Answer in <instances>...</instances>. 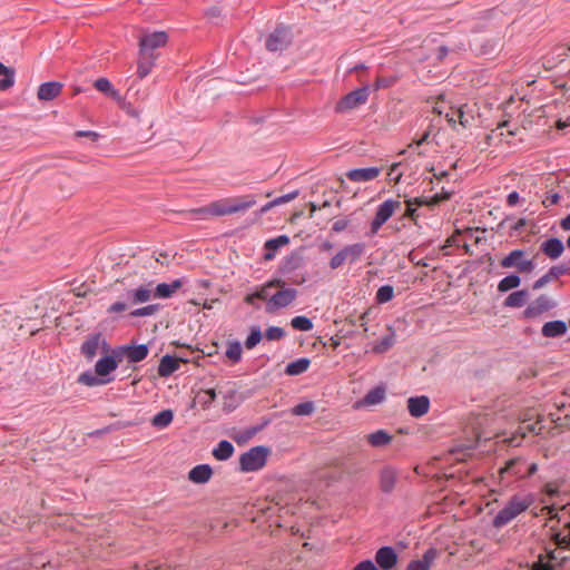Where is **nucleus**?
<instances>
[{
    "label": "nucleus",
    "instance_id": "obj_42",
    "mask_svg": "<svg viewBox=\"0 0 570 570\" xmlns=\"http://www.w3.org/2000/svg\"><path fill=\"white\" fill-rule=\"evenodd\" d=\"M531 570H558L548 552L540 554L538 559L532 563Z\"/></svg>",
    "mask_w": 570,
    "mask_h": 570
},
{
    "label": "nucleus",
    "instance_id": "obj_37",
    "mask_svg": "<svg viewBox=\"0 0 570 570\" xmlns=\"http://www.w3.org/2000/svg\"><path fill=\"white\" fill-rule=\"evenodd\" d=\"M94 87L102 92V94H106L108 96H110L111 98L114 99H119V92L118 90H116L112 86V83L107 79V78H98L95 83H94Z\"/></svg>",
    "mask_w": 570,
    "mask_h": 570
},
{
    "label": "nucleus",
    "instance_id": "obj_50",
    "mask_svg": "<svg viewBox=\"0 0 570 570\" xmlns=\"http://www.w3.org/2000/svg\"><path fill=\"white\" fill-rule=\"evenodd\" d=\"M314 411H315V405L311 401L299 403L292 409V413L297 416L311 415Z\"/></svg>",
    "mask_w": 570,
    "mask_h": 570
},
{
    "label": "nucleus",
    "instance_id": "obj_52",
    "mask_svg": "<svg viewBox=\"0 0 570 570\" xmlns=\"http://www.w3.org/2000/svg\"><path fill=\"white\" fill-rule=\"evenodd\" d=\"M289 243V238L286 235H281L276 238L268 239L265 243L266 250L276 252L279 247L285 246Z\"/></svg>",
    "mask_w": 570,
    "mask_h": 570
},
{
    "label": "nucleus",
    "instance_id": "obj_14",
    "mask_svg": "<svg viewBox=\"0 0 570 570\" xmlns=\"http://www.w3.org/2000/svg\"><path fill=\"white\" fill-rule=\"evenodd\" d=\"M117 352L119 357L126 356L129 362L137 363L147 357L149 350L145 344L134 346L125 345Z\"/></svg>",
    "mask_w": 570,
    "mask_h": 570
},
{
    "label": "nucleus",
    "instance_id": "obj_59",
    "mask_svg": "<svg viewBox=\"0 0 570 570\" xmlns=\"http://www.w3.org/2000/svg\"><path fill=\"white\" fill-rule=\"evenodd\" d=\"M76 138L86 137L90 138L92 141H97L100 137V135L97 131L92 130H78L75 132Z\"/></svg>",
    "mask_w": 570,
    "mask_h": 570
},
{
    "label": "nucleus",
    "instance_id": "obj_39",
    "mask_svg": "<svg viewBox=\"0 0 570 570\" xmlns=\"http://www.w3.org/2000/svg\"><path fill=\"white\" fill-rule=\"evenodd\" d=\"M0 76H4V78L0 79V90L4 91L11 88L14 83V71L2 62H0Z\"/></svg>",
    "mask_w": 570,
    "mask_h": 570
},
{
    "label": "nucleus",
    "instance_id": "obj_41",
    "mask_svg": "<svg viewBox=\"0 0 570 570\" xmlns=\"http://www.w3.org/2000/svg\"><path fill=\"white\" fill-rule=\"evenodd\" d=\"M527 297H528L527 291H524V289L517 291V292L511 293L505 298L504 304H505V306H509V307H521L525 304Z\"/></svg>",
    "mask_w": 570,
    "mask_h": 570
},
{
    "label": "nucleus",
    "instance_id": "obj_21",
    "mask_svg": "<svg viewBox=\"0 0 570 570\" xmlns=\"http://www.w3.org/2000/svg\"><path fill=\"white\" fill-rule=\"evenodd\" d=\"M436 557L438 551L435 549H428L421 559L411 561L406 570H430Z\"/></svg>",
    "mask_w": 570,
    "mask_h": 570
},
{
    "label": "nucleus",
    "instance_id": "obj_23",
    "mask_svg": "<svg viewBox=\"0 0 570 570\" xmlns=\"http://www.w3.org/2000/svg\"><path fill=\"white\" fill-rule=\"evenodd\" d=\"M567 324L563 321H550L543 324L541 333L544 337H559L567 333Z\"/></svg>",
    "mask_w": 570,
    "mask_h": 570
},
{
    "label": "nucleus",
    "instance_id": "obj_7",
    "mask_svg": "<svg viewBox=\"0 0 570 570\" xmlns=\"http://www.w3.org/2000/svg\"><path fill=\"white\" fill-rule=\"evenodd\" d=\"M451 198L450 191L442 190L440 194H435L432 197H415L410 198L405 200L406 204V210L404 213V217L410 218L414 224L417 223L419 214H417V207L420 206H428V207H434L439 205L440 203L448 200Z\"/></svg>",
    "mask_w": 570,
    "mask_h": 570
},
{
    "label": "nucleus",
    "instance_id": "obj_18",
    "mask_svg": "<svg viewBox=\"0 0 570 570\" xmlns=\"http://www.w3.org/2000/svg\"><path fill=\"white\" fill-rule=\"evenodd\" d=\"M62 88L63 85L58 81L43 82L38 88L37 97L43 101L52 100L61 94Z\"/></svg>",
    "mask_w": 570,
    "mask_h": 570
},
{
    "label": "nucleus",
    "instance_id": "obj_29",
    "mask_svg": "<svg viewBox=\"0 0 570 570\" xmlns=\"http://www.w3.org/2000/svg\"><path fill=\"white\" fill-rule=\"evenodd\" d=\"M564 246L558 238H550L541 245V250L550 258L557 259L563 253Z\"/></svg>",
    "mask_w": 570,
    "mask_h": 570
},
{
    "label": "nucleus",
    "instance_id": "obj_53",
    "mask_svg": "<svg viewBox=\"0 0 570 570\" xmlns=\"http://www.w3.org/2000/svg\"><path fill=\"white\" fill-rule=\"evenodd\" d=\"M557 569L561 568L568 560L569 557L563 553V550H548L547 551Z\"/></svg>",
    "mask_w": 570,
    "mask_h": 570
},
{
    "label": "nucleus",
    "instance_id": "obj_54",
    "mask_svg": "<svg viewBox=\"0 0 570 570\" xmlns=\"http://www.w3.org/2000/svg\"><path fill=\"white\" fill-rule=\"evenodd\" d=\"M285 336V332L282 327L278 326H271L265 332V337L268 341H277Z\"/></svg>",
    "mask_w": 570,
    "mask_h": 570
},
{
    "label": "nucleus",
    "instance_id": "obj_28",
    "mask_svg": "<svg viewBox=\"0 0 570 570\" xmlns=\"http://www.w3.org/2000/svg\"><path fill=\"white\" fill-rule=\"evenodd\" d=\"M100 344L105 345L101 336L99 334L92 335L82 343L81 352L88 360H92L97 355Z\"/></svg>",
    "mask_w": 570,
    "mask_h": 570
},
{
    "label": "nucleus",
    "instance_id": "obj_10",
    "mask_svg": "<svg viewBox=\"0 0 570 570\" xmlns=\"http://www.w3.org/2000/svg\"><path fill=\"white\" fill-rule=\"evenodd\" d=\"M401 208L399 199H386L379 205L375 217L371 223V235L377 234L380 228Z\"/></svg>",
    "mask_w": 570,
    "mask_h": 570
},
{
    "label": "nucleus",
    "instance_id": "obj_46",
    "mask_svg": "<svg viewBox=\"0 0 570 570\" xmlns=\"http://www.w3.org/2000/svg\"><path fill=\"white\" fill-rule=\"evenodd\" d=\"M293 328L302 332H308L313 328L312 321L306 316H295L291 321Z\"/></svg>",
    "mask_w": 570,
    "mask_h": 570
},
{
    "label": "nucleus",
    "instance_id": "obj_20",
    "mask_svg": "<svg viewBox=\"0 0 570 570\" xmlns=\"http://www.w3.org/2000/svg\"><path fill=\"white\" fill-rule=\"evenodd\" d=\"M381 169L377 167L355 168L347 171L346 177L351 181H368L379 177Z\"/></svg>",
    "mask_w": 570,
    "mask_h": 570
},
{
    "label": "nucleus",
    "instance_id": "obj_49",
    "mask_svg": "<svg viewBox=\"0 0 570 570\" xmlns=\"http://www.w3.org/2000/svg\"><path fill=\"white\" fill-rule=\"evenodd\" d=\"M225 354L233 363H237L242 357L240 344L238 342L229 343Z\"/></svg>",
    "mask_w": 570,
    "mask_h": 570
},
{
    "label": "nucleus",
    "instance_id": "obj_19",
    "mask_svg": "<svg viewBox=\"0 0 570 570\" xmlns=\"http://www.w3.org/2000/svg\"><path fill=\"white\" fill-rule=\"evenodd\" d=\"M385 394H386V391H385L384 386H382V385L376 386V387L370 390L361 401L356 402L354 404V407L360 409L362 406H372V405L380 404L384 401Z\"/></svg>",
    "mask_w": 570,
    "mask_h": 570
},
{
    "label": "nucleus",
    "instance_id": "obj_26",
    "mask_svg": "<svg viewBox=\"0 0 570 570\" xmlns=\"http://www.w3.org/2000/svg\"><path fill=\"white\" fill-rule=\"evenodd\" d=\"M183 282L181 279H175L171 283H160L154 289V297L156 298H169L171 297L179 288H181Z\"/></svg>",
    "mask_w": 570,
    "mask_h": 570
},
{
    "label": "nucleus",
    "instance_id": "obj_45",
    "mask_svg": "<svg viewBox=\"0 0 570 570\" xmlns=\"http://www.w3.org/2000/svg\"><path fill=\"white\" fill-rule=\"evenodd\" d=\"M185 214L191 216V218H194V219H208V218L213 217L212 205L209 203L206 206L186 210Z\"/></svg>",
    "mask_w": 570,
    "mask_h": 570
},
{
    "label": "nucleus",
    "instance_id": "obj_61",
    "mask_svg": "<svg viewBox=\"0 0 570 570\" xmlns=\"http://www.w3.org/2000/svg\"><path fill=\"white\" fill-rule=\"evenodd\" d=\"M204 394L207 397L203 401V406L208 407L216 400V391L214 389H208L204 391Z\"/></svg>",
    "mask_w": 570,
    "mask_h": 570
},
{
    "label": "nucleus",
    "instance_id": "obj_22",
    "mask_svg": "<svg viewBox=\"0 0 570 570\" xmlns=\"http://www.w3.org/2000/svg\"><path fill=\"white\" fill-rule=\"evenodd\" d=\"M213 475V470L208 464H199L194 466L189 473L188 479L197 484L207 483Z\"/></svg>",
    "mask_w": 570,
    "mask_h": 570
},
{
    "label": "nucleus",
    "instance_id": "obj_57",
    "mask_svg": "<svg viewBox=\"0 0 570 570\" xmlns=\"http://www.w3.org/2000/svg\"><path fill=\"white\" fill-rule=\"evenodd\" d=\"M298 196V190H294L292 193H288L286 195L279 196L274 199V204H277V206L289 203L294 200Z\"/></svg>",
    "mask_w": 570,
    "mask_h": 570
},
{
    "label": "nucleus",
    "instance_id": "obj_58",
    "mask_svg": "<svg viewBox=\"0 0 570 570\" xmlns=\"http://www.w3.org/2000/svg\"><path fill=\"white\" fill-rule=\"evenodd\" d=\"M449 107H446L445 100L442 96L439 97L438 101L435 102V106L433 107V112L441 116L445 115Z\"/></svg>",
    "mask_w": 570,
    "mask_h": 570
},
{
    "label": "nucleus",
    "instance_id": "obj_3",
    "mask_svg": "<svg viewBox=\"0 0 570 570\" xmlns=\"http://www.w3.org/2000/svg\"><path fill=\"white\" fill-rule=\"evenodd\" d=\"M533 503V498L530 494H515L507 504L497 513L492 524L494 528H502L518 515L527 511Z\"/></svg>",
    "mask_w": 570,
    "mask_h": 570
},
{
    "label": "nucleus",
    "instance_id": "obj_60",
    "mask_svg": "<svg viewBox=\"0 0 570 570\" xmlns=\"http://www.w3.org/2000/svg\"><path fill=\"white\" fill-rule=\"evenodd\" d=\"M560 484L558 482H548L544 485V493L549 497H554L559 493Z\"/></svg>",
    "mask_w": 570,
    "mask_h": 570
},
{
    "label": "nucleus",
    "instance_id": "obj_13",
    "mask_svg": "<svg viewBox=\"0 0 570 570\" xmlns=\"http://www.w3.org/2000/svg\"><path fill=\"white\" fill-rule=\"evenodd\" d=\"M292 42V33L286 27L276 28L266 39V48L269 51H282Z\"/></svg>",
    "mask_w": 570,
    "mask_h": 570
},
{
    "label": "nucleus",
    "instance_id": "obj_55",
    "mask_svg": "<svg viewBox=\"0 0 570 570\" xmlns=\"http://www.w3.org/2000/svg\"><path fill=\"white\" fill-rule=\"evenodd\" d=\"M157 311H158V305L151 304V305H147V306L135 309L131 313V315L136 316V317L150 316V315H154L155 313H157Z\"/></svg>",
    "mask_w": 570,
    "mask_h": 570
},
{
    "label": "nucleus",
    "instance_id": "obj_56",
    "mask_svg": "<svg viewBox=\"0 0 570 570\" xmlns=\"http://www.w3.org/2000/svg\"><path fill=\"white\" fill-rule=\"evenodd\" d=\"M262 340V333L259 330H254L250 332V334L247 336L245 341V346L247 348L255 347Z\"/></svg>",
    "mask_w": 570,
    "mask_h": 570
},
{
    "label": "nucleus",
    "instance_id": "obj_11",
    "mask_svg": "<svg viewBox=\"0 0 570 570\" xmlns=\"http://www.w3.org/2000/svg\"><path fill=\"white\" fill-rule=\"evenodd\" d=\"M500 265L504 268L515 267L521 273H530L534 268L532 259L525 258V253L521 249L512 250L500 262Z\"/></svg>",
    "mask_w": 570,
    "mask_h": 570
},
{
    "label": "nucleus",
    "instance_id": "obj_31",
    "mask_svg": "<svg viewBox=\"0 0 570 570\" xmlns=\"http://www.w3.org/2000/svg\"><path fill=\"white\" fill-rule=\"evenodd\" d=\"M365 439L371 446L382 448L391 443L392 435L389 434L385 430H377L373 433L367 434Z\"/></svg>",
    "mask_w": 570,
    "mask_h": 570
},
{
    "label": "nucleus",
    "instance_id": "obj_25",
    "mask_svg": "<svg viewBox=\"0 0 570 570\" xmlns=\"http://www.w3.org/2000/svg\"><path fill=\"white\" fill-rule=\"evenodd\" d=\"M552 306H553V304L551 303V301L547 296L542 295V296L538 297L537 299H534L527 307L525 315L529 317H535V316L542 314L543 312L549 311Z\"/></svg>",
    "mask_w": 570,
    "mask_h": 570
},
{
    "label": "nucleus",
    "instance_id": "obj_33",
    "mask_svg": "<svg viewBox=\"0 0 570 570\" xmlns=\"http://www.w3.org/2000/svg\"><path fill=\"white\" fill-rule=\"evenodd\" d=\"M552 539L558 549L570 550V522H568L561 530L552 534Z\"/></svg>",
    "mask_w": 570,
    "mask_h": 570
},
{
    "label": "nucleus",
    "instance_id": "obj_1",
    "mask_svg": "<svg viewBox=\"0 0 570 570\" xmlns=\"http://www.w3.org/2000/svg\"><path fill=\"white\" fill-rule=\"evenodd\" d=\"M297 297V291L286 285L285 281L274 278L266 282L257 289L247 294L244 302L248 305H255V301H264L267 313H276L282 308H286L294 303Z\"/></svg>",
    "mask_w": 570,
    "mask_h": 570
},
{
    "label": "nucleus",
    "instance_id": "obj_24",
    "mask_svg": "<svg viewBox=\"0 0 570 570\" xmlns=\"http://www.w3.org/2000/svg\"><path fill=\"white\" fill-rule=\"evenodd\" d=\"M157 58L158 56L138 52L137 76L139 79H144L150 73Z\"/></svg>",
    "mask_w": 570,
    "mask_h": 570
},
{
    "label": "nucleus",
    "instance_id": "obj_12",
    "mask_svg": "<svg viewBox=\"0 0 570 570\" xmlns=\"http://www.w3.org/2000/svg\"><path fill=\"white\" fill-rule=\"evenodd\" d=\"M168 41V36L164 31H157L142 36L139 39V52L150 56H158L155 53L157 48L165 47Z\"/></svg>",
    "mask_w": 570,
    "mask_h": 570
},
{
    "label": "nucleus",
    "instance_id": "obj_8",
    "mask_svg": "<svg viewBox=\"0 0 570 570\" xmlns=\"http://www.w3.org/2000/svg\"><path fill=\"white\" fill-rule=\"evenodd\" d=\"M370 96V89L367 86L357 88L345 96H343L337 104L335 105V111L338 114H344L351 110L356 109L357 107L364 105Z\"/></svg>",
    "mask_w": 570,
    "mask_h": 570
},
{
    "label": "nucleus",
    "instance_id": "obj_64",
    "mask_svg": "<svg viewBox=\"0 0 570 570\" xmlns=\"http://www.w3.org/2000/svg\"><path fill=\"white\" fill-rule=\"evenodd\" d=\"M350 224L348 219H338L334 222L332 229L336 233L343 232Z\"/></svg>",
    "mask_w": 570,
    "mask_h": 570
},
{
    "label": "nucleus",
    "instance_id": "obj_6",
    "mask_svg": "<svg viewBox=\"0 0 570 570\" xmlns=\"http://www.w3.org/2000/svg\"><path fill=\"white\" fill-rule=\"evenodd\" d=\"M269 449L263 445L254 446L239 458V468L243 472H254L263 469L267 462Z\"/></svg>",
    "mask_w": 570,
    "mask_h": 570
},
{
    "label": "nucleus",
    "instance_id": "obj_38",
    "mask_svg": "<svg viewBox=\"0 0 570 570\" xmlns=\"http://www.w3.org/2000/svg\"><path fill=\"white\" fill-rule=\"evenodd\" d=\"M174 420V413L171 410H163L161 412L157 413L153 420L151 424L157 429H165L167 428Z\"/></svg>",
    "mask_w": 570,
    "mask_h": 570
},
{
    "label": "nucleus",
    "instance_id": "obj_15",
    "mask_svg": "<svg viewBox=\"0 0 570 570\" xmlns=\"http://www.w3.org/2000/svg\"><path fill=\"white\" fill-rule=\"evenodd\" d=\"M375 561L383 570H390L396 564L397 554L392 547H382L376 551Z\"/></svg>",
    "mask_w": 570,
    "mask_h": 570
},
{
    "label": "nucleus",
    "instance_id": "obj_34",
    "mask_svg": "<svg viewBox=\"0 0 570 570\" xmlns=\"http://www.w3.org/2000/svg\"><path fill=\"white\" fill-rule=\"evenodd\" d=\"M234 445L226 440L220 441L213 450V455L218 461H225L234 454Z\"/></svg>",
    "mask_w": 570,
    "mask_h": 570
},
{
    "label": "nucleus",
    "instance_id": "obj_62",
    "mask_svg": "<svg viewBox=\"0 0 570 570\" xmlns=\"http://www.w3.org/2000/svg\"><path fill=\"white\" fill-rule=\"evenodd\" d=\"M126 309H127V304L126 303H124V302H116V303L111 304L108 307V313L117 314V313L125 312Z\"/></svg>",
    "mask_w": 570,
    "mask_h": 570
},
{
    "label": "nucleus",
    "instance_id": "obj_32",
    "mask_svg": "<svg viewBox=\"0 0 570 570\" xmlns=\"http://www.w3.org/2000/svg\"><path fill=\"white\" fill-rule=\"evenodd\" d=\"M266 512L273 524L282 527L281 521L291 513V510L286 507L275 503L274 505L268 507Z\"/></svg>",
    "mask_w": 570,
    "mask_h": 570
},
{
    "label": "nucleus",
    "instance_id": "obj_44",
    "mask_svg": "<svg viewBox=\"0 0 570 570\" xmlns=\"http://www.w3.org/2000/svg\"><path fill=\"white\" fill-rule=\"evenodd\" d=\"M520 277L518 275L511 274L505 276L499 282L498 289L500 292H508L513 289L520 285Z\"/></svg>",
    "mask_w": 570,
    "mask_h": 570
},
{
    "label": "nucleus",
    "instance_id": "obj_2",
    "mask_svg": "<svg viewBox=\"0 0 570 570\" xmlns=\"http://www.w3.org/2000/svg\"><path fill=\"white\" fill-rule=\"evenodd\" d=\"M121 357L117 351L111 355L99 358L95 365V374L86 372L80 374L78 381L87 386H97L110 383L114 379L110 374L118 367Z\"/></svg>",
    "mask_w": 570,
    "mask_h": 570
},
{
    "label": "nucleus",
    "instance_id": "obj_16",
    "mask_svg": "<svg viewBox=\"0 0 570 570\" xmlns=\"http://www.w3.org/2000/svg\"><path fill=\"white\" fill-rule=\"evenodd\" d=\"M430 400L425 395L410 397L407 400V410L413 417H421L428 413Z\"/></svg>",
    "mask_w": 570,
    "mask_h": 570
},
{
    "label": "nucleus",
    "instance_id": "obj_9",
    "mask_svg": "<svg viewBox=\"0 0 570 570\" xmlns=\"http://www.w3.org/2000/svg\"><path fill=\"white\" fill-rule=\"evenodd\" d=\"M364 252L365 245L362 243L346 245L331 258L330 267L337 269L345 263L354 264L362 257Z\"/></svg>",
    "mask_w": 570,
    "mask_h": 570
},
{
    "label": "nucleus",
    "instance_id": "obj_36",
    "mask_svg": "<svg viewBox=\"0 0 570 570\" xmlns=\"http://www.w3.org/2000/svg\"><path fill=\"white\" fill-rule=\"evenodd\" d=\"M128 296L132 298L135 304H141L148 302L151 297H154V291L147 286H140L136 289H132L128 293Z\"/></svg>",
    "mask_w": 570,
    "mask_h": 570
},
{
    "label": "nucleus",
    "instance_id": "obj_30",
    "mask_svg": "<svg viewBox=\"0 0 570 570\" xmlns=\"http://www.w3.org/2000/svg\"><path fill=\"white\" fill-rule=\"evenodd\" d=\"M568 272L567 267L560 265V266H553L551 267L547 274L541 276L539 279H537L533 284L534 289H539L547 285L549 282L557 279L561 275L566 274Z\"/></svg>",
    "mask_w": 570,
    "mask_h": 570
},
{
    "label": "nucleus",
    "instance_id": "obj_5",
    "mask_svg": "<svg viewBox=\"0 0 570 570\" xmlns=\"http://www.w3.org/2000/svg\"><path fill=\"white\" fill-rule=\"evenodd\" d=\"M542 420L543 416L535 410L532 409L525 411L517 432L509 439H505L504 442H507L509 445L518 446L521 444V441L524 439L527 433H532L535 435L541 434L543 432Z\"/></svg>",
    "mask_w": 570,
    "mask_h": 570
},
{
    "label": "nucleus",
    "instance_id": "obj_40",
    "mask_svg": "<svg viewBox=\"0 0 570 570\" xmlns=\"http://www.w3.org/2000/svg\"><path fill=\"white\" fill-rule=\"evenodd\" d=\"M395 343L394 333H390L389 335L382 337L377 342L373 344L372 351L376 354H382L389 351Z\"/></svg>",
    "mask_w": 570,
    "mask_h": 570
},
{
    "label": "nucleus",
    "instance_id": "obj_4",
    "mask_svg": "<svg viewBox=\"0 0 570 570\" xmlns=\"http://www.w3.org/2000/svg\"><path fill=\"white\" fill-rule=\"evenodd\" d=\"M256 204L255 196L245 195L239 197H226L212 202L213 217L245 213Z\"/></svg>",
    "mask_w": 570,
    "mask_h": 570
},
{
    "label": "nucleus",
    "instance_id": "obj_48",
    "mask_svg": "<svg viewBox=\"0 0 570 570\" xmlns=\"http://www.w3.org/2000/svg\"><path fill=\"white\" fill-rule=\"evenodd\" d=\"M465 108L466 105L455 107V114L458 117L456 122H459L463 128H468L469 126H471V121L473 120V117L468 114Z\"/></svg>",
    "mask_w": 570,
    "mask_h": 570
},
{
    "label": "nucleus",
    "instance_id": "obj_51",
    "mask_svg": "<svg viewBox=\"0 0 570 570\" xmlns=\"http://www.w3.org/2000/svg\"><path fill=\"white\" fill-rule=\"evenodd\" d=\"M430 137V131L426 130L419 139H414L409 146L407 149L403 150L402 154L409 150H415L420 156H424L425 153L420 149V147L428 141Z\"/></svg>",
    "mask_w": 570,
    "mask_h": 570
},
{
    "label": "nucleus",
    "instance_id": "obj_17",
    "mask_svg": "<svg viewBox=\"0 0 570 570\" xmlns=\"http://www.w3.org/2000/svg\"><path fill=\"white\" fill-rule=\"evenodd\" d=\"M379 480L380 489L385 493H390L395 488L397 481V471L392 466H384L380 471Z\"/></svg>",
    "mask_w": 570,
    "mask_h": 570
},
{
    "label": "nucleus",
    "instance_id": "obj_47",
    "mask_svg": "<svg viewBox=\"0 0 570 570\" xmlns=\"http://www.w3.org/2000/svg\"><path fill=\"white\" fill-rule=\"evenodd\" d=\"M394 296V289L391 285L381 286L377 292L375 299L379 304H384L390 302Z\"/></svg>",
    "mask_w": 570,
    "mask_h": 570
},
{
    "label": "nucleus",
    "instance_id": "obj_43",
    "mask_svg": "<svg viewBox=\"0 0 570 570\" xmlns=\"http://www.w3.org/2000/svg\"><path fill=\"white\" fill-rule=\"evenodd\" d=\"M522 463V460L519 458L510 459L503 468L500 469V475L503 476L505 473H511L515 476H524L521 473V469L519 465Z\"/></svg>",
    "mask_w": 570,
    "mask_h": 570
},
{
    "label": "nucleus",
    "instance_id": "obj_63",
    "mask_svg": "<svg viewBox=\"0 0 570 570\" xmlns=\"http://www.w3.org/2000/svg\"><path fill=\"white\" fill-rule=\"evenodd\" d=\"M353 570H379L377 567L371 560H364L357 563Z\"/></svg>",
    "mask_w": 570,
    "mask_h": 570
},
{
    "label": "nucleus",
    "instance_id": "obj_27",
    "mask_svg": "<svg viewBox=\"0 0 570 570\" xmlns=\"http://www.w3.org/2000/svg\"><path fill=\"white\" fill-rule=\"evenodd\" d=\"M181 362L180 358L165 355L161 357L158 366V374L161 377H167L171 375L174 372H176L179 368V363Z\"/></svg>",
    "mask_w": 570,
    "mask_h": 570
},
{
    "label": "nucleus",
    "instance_id": "obj_35",
    "mask_svg": "<svg viewBox=\"0 0 570 570\" xmlns=\"http://www.w3.org/2000/svg\"><path fill=\"white\" fill-rule=\"evenodd\" d=\"M311 365V360L307 357L298 358L294 362L287 364L285 368V373L289 376L299 375L308 370Z\"/></svg>",
    "mask_w": 570,
    "mask_h": 570
}]
</instances>
